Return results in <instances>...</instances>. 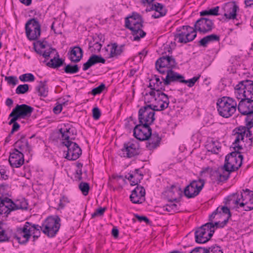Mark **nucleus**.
Wrapping results in <instances>:
<instances>
[{
	"label": "nucleus",
	"mask_w": 253,
	"mask_h": 253,
	"mask_svg": "<svg viewBox=\"0 0 253 253\" xmlns=\"http://www.w3.org/2000/svg\"><path fill=\"white\" fill-rule=\"evenodd\" d=\"M243 156L238 151L234 150L226 156L224 165L216 169L207 168L205 170L209 171L210 177L213 182L217 183L227 181L231 172L237 171L242 166Z\"/></svg>",
	"instance_id": "nucleus-1"
},
{
	"label": "nucleus",
	"mask_w": 253,
	"mask_h": 253,
	"mask_svg": "<svg viewBox=\"0 0 253 253\" xmlns=\"http://www.w3.org/2000/svg\"><path fill=\"white\" fill-rule=\"evenodd\" d=\"M42 230L40 225L26 221L23 225L17 227L13 237L21 245L26 244L32 237L35 242L41 236Z\"/></svg>",
	"instance_id": "nucleus-2"
},
{
	"label": "nucleus",
	"mask_w": 253,
	"mask_h": 253,
	"mask_svg": "<svg viewBox=\"0 0 253 253\" xmlns=\"http://www.w3.org/2000/svg\"><path fill=\"white\" fill-rule=\"evenodd\" d=\"M143 23L142 16L135 12L125 18V27L131 31L133 41H139L146 36V32L142 30Z\"/></svg>",
	"instance_id": "nucleus-3"
},
{
	"label": "nucleus",
	"mask_w": 253,
	"mask_h": 253,
	"mask_svg": "<svg viewBox=\"0 0 253 253\" xmlns=\"http://www.w3.org/2000/svg\"><path fill=\"white\" fill-rule=\"evenodd\" d=\"M216 106L219 115L223 118H228L236 112L237 104L233 98L224 96L217 100Z\"/></svg>",
	"instance_id": "nucleus-4"
},
{
	"label": "nucleus",
	"mask_w": 253,
	"mask_h": 253,
	"mask_svg": "<svg viewBox=\"0 0 253 253\" xmlns=\"http://www.w3.org/2000/svg\"><path fill=\"white\" fill-rule=\"evenodd\" d=\"M28 204L25 199L18 200L15 203L11 199L5 198L0 203V214H4L6 216L12 211L18 210H28Z\"/></svg>",
	"instance_id": "nucleus-5"
},
{
	"label": "nucleus",
	"mask_w": 253,
	"mask_h": 253,
	"mask_svg": "<svg viewBox=\"0 0 253 253\" xmlns=\"http://www.w3.org/2000/svg\"><path fill=\"white\" fill-rule=\"evenodd\" d=\"M61 219L58 216L47 217L41 226L42 232L49 238L54 237L60 227Z\"/></svg>",
	"instance_id": "nucleus-6"
},
{
	"label": "nucleus",
	"mask_w": 253,
	"mask_h": 253,
	"mask_svg": "<svg viewBox=\"0 0 253 253\" xmlns=\"http://www.w3.org/2000/svg\"><path fill=\"white\" fill-rule=\"evenodd\" d=\"M196 36L195 29L190 26H182L179 27L174 34V38L178 39V42L183 43L193 41Z\"/></svg>",
	"instance_id": "nucleus-7"
},
{
	"label": "nucleus",
	"mask_w": 253,
	"mask_h": 253,
	"mask_svg": "<svg viewBox=\"0 0 253 253\" xmlns=\"http://www.w3.org/2000/svg\"><path fill=\"white\" fill-rule=\"evenodd\" d=\"M235 94L238 100L241 97H253V81L245 80L240 82L235 87Z\"/></svg>",
	"instance_id": "nucleus-8"
},
{
	"label": "nucleus",
	"mask_w": 253,
	"mask_h": 253,
	"mask_svg": "<svg viewBox=\"0 0 253 253\" xmlns=\"http://www.w3.org/2000/svg\"><path fill=\"white\" fill-rule=\"evenodd\" d=\"M25 32L30 41L37 40L41 33V26L36 18L29 19L25 24Z\"/></svg>",
	"instance_id": "nucleus-9"
},
{
	"label": "nucleus",
	"mask_w": 253,
	"mask_h": 253,
	"mask_svg": "<svg viewBox=\"0 0 253 253\" xmlns=\"http://www.w3.org/2000/svg\"><path fill=\"white\" fill-rule=\"evenodd\" d=\"M139 146L138 142L134 140H131L124 144L123 148L119 153L122 157L131 158L139 154Z\"/></svg>",
	"instance_id": "nucleus-10"
},
{
	"label": "nucleus",
	"mask_w": 253,
	"mask_h": 253,
	"mask_svg": "<svg viewBox=\"0 0 253 253\" xmlns=\"http://www.w3.org/2000/svg\"><path fill=\"white\" fill-rule=\"evenodd\" d=\"M205 180L202 178L192 180L184 190V194L187 198H193L198 195L203 188Z\"/></svg>",
	"instance_id": "nucleus-11"
},
{
	"label": "nucleus",
	"mask_w": 253,
	"mask_h": 253,
	"mask_svg": "<svg viewBox=\"0 0 253 253\" xmlns=\"http://www.w3.org/2000/svg\"><path fill=\"white\" fill-rule=\"evenodd\" d=\"M154 116L155 112L152 110L150 105L143 106L138 111L139 123L150 126L155 120Z\"/></svg>",
	"instance_id": "nucleus-12"
},
{
	"label": "nucleus",
	"mask_w": 253,
	"mask_h": 253,
	"mask_svg": "<svg viewBox=\"0 0 253 253\" xmlns=\"http://www.w3.org/2000/svg\"><path fill=\"white\" fill-rule=\"evenodd\" d=\"M62 144L67 148V153L65 157L67 160H76L82 155V149L78 144L73 142L72 140L62 141Z\"/></svg>",
	"instance_id": "nucleus-13"
},
{
	"label": "nucleus",
	"mask_w": 253,
	"mask_h": 253,
	"mask_svg": "<svg viewBox=\"0 0 253 253\" xmlns=\"http://www.w3.org/2000/svg\"><path fill=\"white\" fill-rule=\"evenodd\" d=\"M34 108L26 104H17L12 110L9 115V118L14 117V120L16 119H25L31 116Z\"/></svg>",
	"instance_id": "nucleus-14"
},
{
	"label": "nucleus",
	"mask_w": 253,
	"mask_h": 253,
	"mask_svg": "<svg viewBox=\"0 0 253 253\" xmlns=\"http://www.w3.org/2000/svg\"><path fill=\"white\" fill-rule=\"evenodd\" d=\"M214 28L213 20L206 17H201L194 24L196 32L204 34L211 32Z\"/></svg>",
	"instance_id": "nucleus-15"
},
{
	"label": "nucleus",
	"mask_w": 253,
	"mask_h": 253,
	"mask_svg": "<svg viewBox=\"0 0 253 253\" xmlns=\"http://www.w3.org/2000/svg\"><path fill=\"white\" fill-rule=\"evenodd\" d=\"M133 135L140 141H145L149 138L152 132L150 126L139 124L133 128Z\"/></svg>",
	"instance_id": "nucleus-16"
},
{
	"label": "nucleus",
	"mask_w": 253,
	"mask_h": 253,
	"mask_svg": "<svg viewBox=\"0 0 253 253\" xmlns=\"http://www.w3.org/2000/svg\"><path fill=\"white\" fill-rule=\"evenodd\" d=\"M253 98L241 97L237 105L239 112L243 115L248 116L253 112Z\"/></svg>",
	"instance_id": "nucleus-17"
},
{
	"label": "nucleus",
	"mask_w": 253,
	"mask_h": 253,
	"mask_svg": "<svg viewBox=\"0 0 253 253\" xmlns=\"http://www.w3.org/2000/svg\"><path fill=\"white\" fill-rule=\"evenodd\" d=\"M245 126H240L235 128L233 130V136L235 137V140L232 143V146L234 150L239 151L243 149L241 145L239 144V142L241 140H243L245 136Z\"/></svg>",
	"instance_id": "nucleus-18"
},
{
	"label": "nucleus",
	"mask_w": 253,
	"mask_h": 253,
	"mask_svg": "<svg viewBox=\"0 0 253 253\" xmlns=\"http://www.w3.org/2000/svg\"><path fill=\"white\" fill-rule=\"evenodd\" d=\"M195 241L199 244H204L209 241L211 237L210 236V229L205 224L202 225L195 232Z\"/></svg>",
	"instance_id": "nucleus-19"
},
{
	"label": "nucleus",
	"mask_w": 253,
	"mask_h": 253,
	"mask_svg": "<svg viewBox=\"0 0 253 253\" xmlns=\"http://www.w3.org/2000/svg\"><path fill=\"white\" fill-rule=\"evenodd\" d=\"M222 9L224 12V16L229 20L235 19L237 18V11L239 9V6L235 1L228 2L225 3Z\"/></svg>",
	"instance_id": "nucleus-20"
},
{
	"label": "nucleus",
	"mask_w": 253,
	"mask_h": 253,
	"mask_svg": "<svg viewBox=\"0 0 253 253\" xmlns=\"http://www.w3.org/2000/svg\"><path fill=\"white\" fill-rule=\"evenodd\" d=\"M124 44H121L120 46L116 42L108 44L107 47H105L106 51H108L109 48V52L108 53V58H112L116 59L118 58L124 52Z\"/></svg>",
	"instance_id": "nucleus-21"
},
{
	"label": "nucleus",
	"mask_w": 253,
	"mask_h": 253,
	"mask_svg": "<svg viewBox=\"0 0 253 253\" xmlns=\"http://www.w3.org/2000/svg\"><path fill=\"white\" fill-rule=\"evenodd\" d=\"M145 190L142 186H137L131 192L129 198L134 204H141L145 201Z\"/></svg>",
	"instance_id": "nucleus-22"
},
{
	"label": "nucleus",
	"mask_w": 253,
	"mask_h": 253,
	"mask_svg": "<svg viewBox=\"0 0 253 253\" xmlns=\"http://www.w3.org/2000/svg\"><path fill=\"white\" fill-rule=\"evenodd\" d=\"M13 150L14 151L10 154L9 163L12 168H19L24 164V154L16 149Z\"/></svg>",
	"instance_id": "nucleus-23"
},
{
	"label": "nucleus",
	"mask_w": 253,
	"mask_h": 253,
	"mask_svg": "<svg viewBox=\"0 0 253 253\" xmlns=\"http://www.w3.org/2000/svg\"><path fill=\"white\" fill-rule=\"evenodd\" d=\"M45 43H46V42L38 41L36 42H34L33 44L34 49L38 54L42 55L45 58H47L50 56L52 51L53 50L55 51L56 50L52 47H49L48 49H46L43 52L42 49L46 48V44Z\"/></svg>",
	"instance_id": "nucleus-24"
},
{
	"label": "nucleus",
	"mask_w": 253,
	"mask_h": 253,
	"mask_svg": "<svg viewBox=\"0 0 253 253\" xmlns=\"http://www.w3.org/2000/svg\"><path fill=\"white\" fill-rule=\"evenodd\" d=\"M155 64L160 65L161 67L173 69L176 67V62L172 56L166 55L160 57L156 61Z\"/></svg>",
	"instance_id": "nucleus-25"
},
{
	"label": "nucleus",
	"mask_w": 253,
	"mask_h": 253,
	"mask_svg": "<svg viewBox=\"0 0 253 253\" xmlns=\"http://www.w3.org/2000/svg\"><path fill=\"white\" fill-rule=\"evenodd\" d=\"M14 149H16L19 152L24 153L25 152H30L31 151V146L29 145L27 139L25 138V135L21 134L18 140L14 144Z\"/></svg>",
	"instance_id": "nucleus-26"
},
{
	"label": "nucleus",
	"mask_w": 253,
	"mask_h": 253,
	"mask_svg": "<svg viewBox=\"0 0 253 253\" xmlns=\"http://www.w3.org/2000/svg\"><path fill=\"white\" fill-rule=\"evenodd\" d=\"M146 140H147L146 142V148L149 150L153 151L159 147L161 138L157 132H155L154 133L152 132L151 136Z\"/></svg>",
	"instance_id": "nucleus-27"
},
{
	"label": "nucleus",
	"mask_w": 253,
	"mask_h": 253,
	"mask_svg": "<svg viewBox=\"0 0 253 253\" xmlns=\"http://www.w3.org/2000/svg\"><path fill=\"white\" fill-rule=\"evenodd\" d=\"M169 72L168 73L165 78L161 77L162 79L164 81V84L165 85H169L171 82H178L180 83V81L184 78L182 75L173 71L172 69H169Z\"/></svg>",
	"instance_id": "nucleus-28"
},
{
	"label": "nucleus",
	"mask_w": 253,
	"mask_h": 253,
	"mask_svg": "<svg viewBox=\"0 0 253 253\" xmlns=\"http://www.w3.org/2000/svg\"><path fill=\"white\" fill-rule=\"evenodd\" d=\"M105 59L101 55L92 54L89 57L88 60L83 64V70L84 71H86L91 66L95 65L96 64H105Z\"/></svg>",
	"instance_id": "nucleus-29"
},
{
	"label": "nucleus",
	"mask_w": 253,
	"mask_h": 253,
	"mask_svg": "<svg viewBox=\"0 0 253 253\" xmlns=\"http://www.w3.org/2000/svg\"><path fill=\"white\" fill-rule=\"evenodd\" d=\"M69 59L71 62L78 63L81 61L83 56V50L79 46H74L68 53Z\"/></svg>",
	"instance_id": "nucleus-30"
},
{
	"label": "nucleus",
	"mask_w": 253,
	"mask_h": 253,
	"mask_svg": "<svg viewBox=\"0 0 253 253\" xmlns=\"http://www.w3.org/2000/svg\"><path fill=\"white\" fill-rule=\"evenodd\" d=\"M166 85L164 84V81H161L158 76L155 75L152 79L150 80L148 87L151 90H155L157 91H159L161 90H165Z\"/></svg>",
	"instance_id": "nucleus-31"
},
{
	"label": "nucleus",
	"mask_w": 253,
	"mask_h": 253,
	"mask_svg": "<svg viewBox=\"0 0 253 253\" xmlns=\"http://www.w3.org/2000/svg\"><path fill=\"white\" fill-rule=\"evenodd\" d=\"M129 176L126 178L130 182L131 185H138L140 182L141 180L143 179V174L140 172L139 169H135L131 173H128Z\"/></svg>",
	"instance_id": "nucleus-32"
},
{
	"label": "nucleus",
	"mask_w": 253,
	"mask_h": 253,
	"mask_svg": "<svg viewBox=\"0 0 253 253\" xmlns=\"http://www.w3.org/2000/svg\"><path fill=\"white\" fill-rule=\"evenodd\" d=\"M59 131L61 134V139L62 141H71L75 139V138H70V135L71 133L73 134V131L69 124L64 125V126L61 127Z\"/></svg>",
	"instance_id": "nucleus-33"
},
{
	"label": "nucleus",
	"mask_w": 253,
	"mask_h": 253,
	"mask_svg": "<svg viewBox=\"0 0 253 253\" xmlns=\"http://www.w3.org/2000/svg\"><path fill=\"white\" fill-rule=\"evenodd\" d=\"M154 8L155 12L152 15V17L155 19L165 16L168 11L166 6L161 3H154Z\"/></svg>",
	"instance_id": "nucleus-34"
},
{
	"label": "nucleus",
	"mask_w": 253,
	"mask_h": 253,
	"mask_svg": "<svg viewBox=\"0 0 253 253\" xmlns=\"http://www.w3.org/2000/svg\"><path fill=\"white\" fill-rule=\"evenodd\" d=\"M252 196H253V191L246 189L245 190H243V192L241 193L240 196L239 194L237 193L234 194L230 200H233L234 201V200L237 199L238 197L241 199L240 203H245L247 202L246 201H248Z\"/></svg>",
	"instance_id": "nucleus-35"
},
{
	"label": "nucleus",
	"mask_w": 253,
	"mask_h": 253,
	"mask_svg": "<svg viewBox=\"0 0 253 253\" xmlns=\"http://www.w3.org/2000/svg\"><path fill=\"white\" fill-rule=\"evenodd\" d=\"M56 56L51 59L50 61L46 64L48 67L53 68L57 69L59 67L64 65L65 60L59 58V55L58 52L56 53Z\"/></svg>",
	"instance_id": "nucleus-36"
},
{
	"label": "nucleus",
	"mask_w": 253,
	"mask_h": 253,
	"mask_svg": "<svg viewBox=\"0 0 253 253\" xmlns=\"http://www.w3.org/2000/svg\"><path fill=\"white\" fill-rule=\"evenodd\" d=\"M36 90L38 93L39 96L43 97H46L48 93L46 81H40L39 84L36 87Z\"/></svg>",
	"instance_id": "nucleus-37"
},
{
	"label": "nucleus",
	"mask_w": 253,
	"mask_h": 253,
	"mask_svg": "<svg viewBox=\"0 0 253 253\" xmlns=\"http://www.w3.org/2000/svg\"><path fill=\"white\" fill-rule=\"evenodd\" d=\"M10 188V186L8 184L3 183L0 184V203L5 198H8L6 196H8Z\"/></svg>",
	"instance_id": "nucleus-38"
},
{
	"label": "nucleus",
	"mask_w": 253,
	"mask_h": 253,
	"mask_svg": "<svg viewBox=\"0 0 253 253\" xmlns=\"http://www.w3.org/2000/svg\"><path fill=\"white\" fill-rule=\"evenodd\" d=\"M219 10V7L218 6H215L213 8L207 9L205 10H203L200 12V15L204 17L206 16H218L219 15L218 12Z\"/></svg>",
	"instance_id": "nucleus-39"
},
{
	"label": "nucleus",
	"mask_w": 253,
	"mask_h": 253,
	"mask_svg": "<svg viewBox=\"0 0 253 253\" xmlns=\"http://www.w3.org/2000/svg\"><path fill=\"white\" fill-rule=\"evenodd\" d=\"M241 199L237 197V199L234 200V203L236 205H239L240 207H243L245 211H250L253 210V196L251 202L240 203Z\"/></svg>",
	"instance_id": "nucleus-40"
},
{
	"label": "nucleus",
	"mask_w": 253,
	"mask_h": 253,
	"mask_svg": "<svg viewBox=\"0 0 253 253\" xmlns=\"http://www.w3.org/2000/svg\"><path fill=\"white\" fill-rule=\"evenodd\" d=\"M80 68L77 64H64V71L67 74H75L79 72Z\"/></svg>",
	"instance_id": "nucleus-41"
},
{
	"label": "nucleus",
	"mask_w": 253,
	"mask_h": 253,
	"mask_svg": "<svg viewBox=\"0 0 253 253\" xmlns=\"http://www.w3.org/2000/svg\"><path fill=\"white\" fill-rule=\"evenodd\" d=\"M4 223L2 221H0V242L8 241L10 239V237L4 229Z\"/></svg>",
	"instance_id": "nucleus-42"
},
{
	"label": "nucleus",
	"mask_w": 253,
	"mask_h": 253,
	"mask_svg": "<svg viewBox=\"0 0 253 253\" xmlns=\"http://www.w3.org/2000/svg\"><path fill=\"white\" fill-rule=\"evenodd\" d=\"M19 79L23 82H31L35 81V77L32 73H26L20 75Z\"/></svg>",
	"instance_id": "nucleus-43"
},
{
	"label": "nucleus",
	"mask_w": 253,
	"mask_h": 253,
	"mask_svg": "<svg viewBox=\"0 0 253 253\" xmlns=\"http://www.w3.org/2000/svg\"><path fill=\"white\" fill-rule=\"evenodd\" d=\"M221 147L219 145H216L215 142L212 141L211 143L207 145V149L208 151H211L212 153L217 154Z\"/></svg>",
	"instance_id": "nucleus-44"
},
{
	"label": "nucleus",
	"mask_w": 253,
	"mask_h": 253,
	"mask_svg": "<svg viewBox=\"0 0 253 253\" xmlns=\"http://www.w3.org/2000/svg\"><path fill=\"white\" fill-rule=\"evenodd\" d=\"M205 226H208V228H209L210 229V236L212 237L213 236V233L215 232V227L216 228H219L218 226H219V221L215 222L214 223L212 222H209L205 224Z\"/></svg>",
	"instance_id": "nucleus-45"
},
{
	"label": "nucleus",
	"mask_w": 253,
	"mask_h": 253,
	"mask_svg": "<svg viewBox=\"0 0 253 253\" xmlns=\"http://www.w3.org/2000/svg\"><path fill=\"white\" fill-rule=\"evenodd\" d=\"M162 91V90H161L158 92L156 100L164 103H169L168 96Z\"/></svg>",
	"instance_id": "nucleus-46"
},
{
	"label": "nucleus",
	"mask_w": 253,
	"mask_h": 253,
	"mask_svg": "<svg viewBox=\"0 0 253 253\" xmlns=\"http://www.w3.org/2000/svg\"><path fill=\"white\" fill-rule=\"evenodd\" d=\"M29 88L28 84H20L17 87L15 92L17 94H24L29 91Z\"/></svg>",
	"instance_id": "nucleus-47"
},
{
	"label": "nucleus",
	"mask_w": 253,
	"mask_h": 253,
	"mask_svg": "<svg viewBox=\"0 0 253 253\" xmlns=\"http://www.w3.org/2000/svg\"><path fill=\"white\" fill-rule=\"evenodd\" d=\"M79 187L84 196H86L88 194L90 187L88 183L81 182L79 185Z\"/></svg>",
	"instance_id": "nucleus-48"
},
{
	"label": "nucleus",
	"mask_w": 253,
	"mask_h": 253,
	"mask_svg": "<svg viewBox=\"0 0 253 253\" xmlns=\"http://www.w3.org/2000/svg\"><path fill=\"white\" fill-rule=\"evenodd\" d=\"M200 76L194 77L192 79L188 80H185L184 79H182V80L180 81V83L187 84L188 86L191 87L195 84V83L198 80Z\"/></svg>",
	"instance_id": "nucleus-49"
},
{
	"label": "nucleus",
	"mask_w": 253,
	"mask_h": 253,
	"mask_svg": "<svg viewBox=\"0 0 253 253\" xmlns=\"http://www.w3.org/2000/svg\"><path fill=\"white\" fill-rule=\"evenodd\" d=\"M12 118L8 123L9 125L13 124L12 128L11 130V134H13L14 132L17 131L20 128L19 124L16 122L18 119L14 120V117H11Z\"/></svg>",
	"instance_id": "nucleus-50"
},
{
	"label": "nucleus",
	"mask_w": 253,
	"mask_h": 253,
	"mask_svg": "<svg viewBox=\"0 0 253 253\" xmlns=\"http://www.w3.org/2000/svg\"><path fill=\"white\" fill-rule=\"evenodd\" d=\"M4 80L9 85H15L18 83V80L16 76H5Z\"/></svg>",
	"instance_id": "nucleus-51"
},
{
	"label": "nucleus",
	"mask_w": 253,
	"mask_h": 253,
	"mask_svg": "<svg viewBox=\"0 0 253 253\" xmlns=\"http://www.w3.org/2000/svg\"><path fill=\"white\" fill-rule=\"evenodd\" d=\"M105 88V85L104 84L102 83L98 86L92 89V90H91V93L94 96L100 94L103 91Z\"/></svg>",
	"instance_id": "nucleus-52"
},
{
	"label": "nucleus",
	"mask_w": 253,
	"mask_h": 253,
	"mask_svg": "<svg viewBox=\"0 0 253 253\" xmlns=\"http://www.w3.org/2000/svg\"><path fill=\"white\" fill-rule=\"evenodd\" d=\"M246 130H245V135L246 137H249V141H250V144L249 146L250 148L252 146V143H253V137L252 136V131L250 130V129L251 128H249V126H245Z\"/></svg>",
	"instance_id": "nucleus-53"
},
{
	"label": "nucleus",
	"mask_w": 253,
	"mask_h": 253,
	"mask_svg": "<svg viewBox=\"0 0 253 253\" xmlns=\"http://www.w3.org/2000/svg\"><path fill=\"white\" fill-rule=\"evenodd\" d=\"M245 121L246 122V126H249V128L253 127V112L247 116Z\"/></svg>",
	"instance_id": "nucleus-54"
},
{
	"label": "nucleus",
	"mask_w": 253,
	"mask_h": 253,
	"mask_svg": "<svg viewBox=\"0 0 253 253\" xmlns=\"http://www.w3.org/2000/svg\"><path fill=\"white\" fill-rule=\"evenodd\" d=\"M207 250L208 253H223L220 247L216 245L207 248Z\"/></svg>",
	"instance_id": "nucleus-55"
},
{
	"label": "nucleus",
	"mask_w": 253,
	"mask_h": 253,
	"mask_svg": "<svg viewBox=\"0 0 253 253\" xmlns=\"http://www.w3.org/2000/svg\"><path fill=\"white\" fill-rule=\"evenodd\" d=\"M106 208H99L97 209L94 212H93L91 214V217L94 218L95 217L100 215H103L105 211H106Z\"/></svg>",
	"instance_id": "nucleus-56"
},
{
	"label": "nucleus",
	"mask_w": 253,
	"mask_h": 253,
	"mask_svg": "<svg viewBox=\"0 0 253 253\" xmlns=\"http://www.w3.org/2000/svg\"><path fill=\"white\" fill-rule=\"evenodd\" d=\"M89 47H92L91 52H99L102 47V44L99 43L98 42H95L91 46L89 45Z\"/></svg>",
	"instance_id": "nucleus-57"
},
{
	"label": "nucleus",
	"mask_w": 253,
	"mask_h": 253,
	"mask_svg": "<svg viewBox=\"0 0 253 253\" xmlns=\"http://www.w3.org/2000/svg\"><path fill=\"white\" fill-rule=\"evenodd\" d=\"M209 43L213 42H219L220 41V37L215 34H211L206 36Z\"/></svg>",
	"instance_id": "nucleus-58"
},
{
	"label": "nucleus",
	"mask_w": 253,
	"mask_h": 253,
	"mask_svg": "<svg viewBox=\"0 0 253 253\" xmlns=\"http://www.w3.org/2000/svg\"><path fill=\"white\" fill-rule=\"evenodd\" d=\"M101 116V112L98 107H94L92 109V117L95 120L99 119Z\"/></svg>",
	"instance_id": "nucleus-59"
},
{
	"label": "nucleus",
	"mask_w": 253,
	"mask_h": 253,
	"mask_svg": "<svg viewBox=\"0 0 253 253\" xmlns=\"http://www.w3.org/2000/svg\"><path fill=\"white\" fill-rule=\"evenodd\" d=\"M207 248L196 247L191 251L190 253H208Z\"/></svg>",
	"instance_id": "nucleus-60"
},
{
	"label": "nucleus",
	"mask_w": 253,
	"mask_h": 253,
	"mask_svg": "<svg viewBox=\"0 0 253 253\" xmlns=\"http://www.w3.org/2000/svg\"><path fill=\"white\" fill-rule=\"evenodd\" d=\"M6 169L4 166H0V173L2 179L6 180L8 178V175L6 174Z\"/></svg>",
	"instance_id": "nucleus-61"
},
{
	"label": "nucleus",
	"mask_w": 253,
	"mask_h": 253,
	"mask_svg": "<svg viewBox=\"0 0 253 253\" xmlns=\"http://www.w3.org/2000/svg\"><path fill=\"white\" fill-rule=\"evenodd\" d=\"M155 67L157 70L161 74H168L169 72V70L170 68H167L165 67H161L160 65L155 64Z\"/></svg>",
	"instance_id": "nucleus-62"
},
{
	"label": "nucleus",
	"mask_w": 253,
	"mask_h": 253,
	"mask_svg": "<svg viewBox=\"0 0 253 253\" xmlns=\"http://www.w3.org/2000/svg\"><path fill=\"white\" fill-rule=\"evenodd\" d=\"M221 211L225 214H227L228 218H230L231 217V213L229 209L227 207L223 206L221 208L219 207L218 213H220Z\"/></svg>",
	"instance_id": "nucleus-63"
},
{
	"label": "nucleus",
	"mask_w": 253,
	"mask_h": 253,
	"mask_svg": "<svg viewBox=\"0 0 253 253\" xmlns=\"http://www.w3.org/2000/svg\"><path fill=\"white\" fill-rule=\"evenodd\" d=\"M209 43V42L208 40H207V38L205 37L198 42V45L200 46L206 47L207 46Z\"/></svg>",
	"instance_id": "nucleus-64"
}]
</instances>
